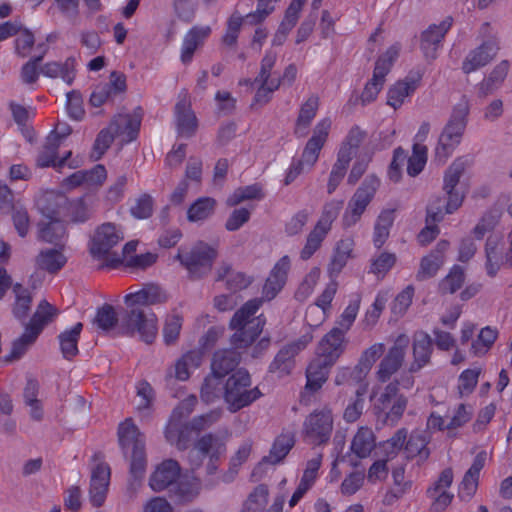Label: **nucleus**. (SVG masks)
<instances>
[{
	"label": "nucleus",
	"instance_id": "obj_55",
	"mask_svg": "<svg viewBox=\"0 0 512 512\" xmlns=\"http://www.w3.org/2000/svg\"><path fill=\"white\" fill-rule=\"evenodd\" d=\"M329 233L314 226L306 236L305 244L300 251V258L309 260L322 246Z\"/></svg>",
	"mask_w": 512,
	"mask_h": 512
},
{
	"label": "nucleus",
	"instance_id": "obj_9",
	"mask_svg": "<svg viewBox=\"0 0 512 512\" xmlns=\"http://www.w3.org/2000/svg\"><path fill=\"white\" fill-rule=\"evenodd\" d=\"M344 349L332 345L322 339L317 347L315 358L306 369V385L308 391L316 392L327 381L330 368L343 353Z\"/></svg>",
	"mask_w": 512,
	"mask_h": 512
},
{
	"label": "nucleus",
	"instance_id": "obj_6",
	"mask_svg": "<svg viewBox=\"0 0 512 512\" xmlns=\"http://www.w3.org/2000/svg\"><path fill=\"white\" fill-rule=\"evenodd\" d=\"M464 172L463 162H453L444 175L443 190L447 195V201L443 204L441 198H436L427 207L428 218L440 222L445 214H452L457 211L465 198L464 192L456 189L457 184Z\"/></svg>",
	"mask_w": 512,
	"mask_h": 512
},
{
	"label": "nucleus",
	"instance_id": "obj_64",
	"mask_svg": "<svg viewBox=\"0 0 512 512\" xmlns=\"http://www.w3.org/2000/svg\"><path fill=\"white\" fill-rule=\"evenodd\" d=\"M397 257L394 253L381 252L371 259L369 272L383 278L395 265Z\"/></svg>",
	"mask_w": 512,
	"mask_h": 512
},
{
	"label": "nucleus",
	"instance_id": "obj_41",
	"mask_svg": "<svg viewBox=\"0 0 512 512\" xmlns=\"http://www.w3.org/2000/svg\"><path fill=\"white\" fill-rule=\"evenodd\" d=\"M41 72L50 78L61 77L64 82L71 85L75 78V59L68 57L64 63L48 62L41 67Z\"/></svg>",
	"mask_w": 512,
	"mask_h": 512
},
{
	"label": "nucleus",
	"instance_id": "obj_16",
	"mask_svg": "<svg viewBox=\"0 0 512 512\" xmlns=\"http://www.w3.org/2000/svg\"><path fill=\"white\" fill-rule=\"evenodd\" d=\"M312 341L311 334H305L299 339L285 345L276 354L274 360L269 366L271 373L277 374L278 377L289 375L295 366L296 355L306 348Z\"/></svg>",
	"mask_w": 512,
	"mask_h": 512
},
{
	"label": "nucleus",
	"instance_id": "obj_60",
	"mask_svg": "<svg viewBox=\"0 0 512 512\" xmlns=\"http://www.w3.org/2000/svg\"><path fill=\"white\" fill-rule=\"evenodd\" d=\"M173 494L179 502H190L199 494L200 482L193 478L191 481L180 480L174 484Z\"/></svg>",
	"mask_w": 512,
	"mask_h": 512
},
{
	"label": "nucleus",
	"instance_id": "obj_40",
	"mask_svg": "<svg viewBox=\"0 0 512 512\" xmlns=\"http://www.w3.org/2000/svg\"><path fill=\"white\" fill-rule=\"evenodd\" d=\"M82 329L83 324L81 322H78L70 329H66L65 331L59 334L58 339L60 349L65 359L70 360L78 354V341Z\"/></svg>",
	"mask_w": 512,
	"mask_h": 512
},
{
	"label": "nucleus",
	"instance_id": "obj_12",
	"mask_svg": "<svg viewBox=\"0 0 512 512\" xmlns=\"http://www.w3.org/2000/svg\"><path fill=\"white\" fill-rule=\"evenodd\" d=\"M158 320L156 315L150 310L133 308L122 320L119 326V332L122 335L135 336L147 344L152 343L158 332Z\"/></svg>",
	"mask_w": 512,
	"mask_h": 512
},
{
	"label": "nucleus",
	"instance_id": "obj_45",
	"mask_svg": "<svg viewBox=\"0 0 512 512\" xmlns=\"http://www.w3.org/2000/svg\"><path fill=\"white\" fill-rule=\"evenodd\" d=\"M509 70V62L507 60L501 61L487 78H485L480 86L478 94L480 97H486L493 93L505 80Z\"/></svg>",
	"mask_w": 512,
	"mask_h": 512
},
{
	"label": "nucleus",
	"instance_id": "obj_37",
	"mask_svg": "<svg viewBox=\"0 0 512 512\" xmlns=\"http://www.w3.org/2000/svg\"><path fill=\"white\" fill-rule=\"evenodd\" d=\"M429 438L423 431H413L408 440L405 442L404 450L407 458H418L419 462H424L428 459L430 451L427 447Z\"/></svg>",
	"mask_w": 512,
	"mask_h": 512
},
{
	"label": "nucleus",
	"instance_id": "obj_17",
	"mask_svg": "<svg viewBox=\"0 0 512 512\" xmlns=\"http://www.w3.org/2000/svg\"><path fill=\"white\" fill-rule=\"evenodd\" d=\"M360 308V297L356 295L353 297L343 313L340 315L336 322V326L332 328L323 339L326 342L332 343V345L338 346L344 349V339L346 333L352 327Z\"/></svg>",
	"mask_w": 512,
	"mask_h": 512
},
{
	"label": "nucleus",
	"instance_id": "obj_3",
	"mask_svg": "<svg viewBox=\"0 0 512 512\" xmlns=\"http://www.w3.org/2000/svg\"><path fill=\"white\" fill-rule=\"evenodd\" d=\"M143 110L141 107L134 109L133 114H119L110 123L109 127L103 129L97 135L90 158L100 160L105 151L113 142L114 137H122V141L131 142L138 137Z\"/></svg>",
	"mask_w": 512,
	"mask_h": 512
},
{
	"label": "nucleus",
	"instance_id": "obj_38",
	"mask_svg": "<svg viewBox=\"0 0 512 512\" xmlns=\"http://www.w3.org/2000/svg\"><path fill=\"white\" fill-rule=\"evenodd\" d=\"M128 306H147L165 301L161 289L158 286L150 285L134 293H129L124 298Z\"/></svg>",
	"mask_w": 512,
	"mask_h": 512
},
{
	"label": "nucleus",
	"instance_id": "obj_50",
	"mask_svg": "<svg viewBox=\"0 0 512 512\" xmlns=\"http://www.w3.org/2000/svg\"><path fill=\"white\" fill-rule=\"evenodd\" d=\"M342 200H330L326 202L322 208L321 215L314 226L329 233L332 229V224L338 218L340 211L343 208Z\"/></svg>",
	"mask_w": 512,
	"mask_h": 512
},
{
	"label": "nucleus",
	"instance_id": "obj_48",
	"mask_svg": "<svg viewBox=\"0 0 512 512\" xmlns=\"http://www.w3.org/2000/svg\"><path fill=\"white\" fill-rule=\"evenodd\" d=\"M393 222V210H384L379 214L373 232V244L376 248H381L388 239Z\"/></svg>",
	"mask_w": 512,
	"mask_h": 512
},
{
	"label": "nucleus",
	"instance_id": "obj_31",
	"mask_svg": "<svg viewBox=\"0 0 512 512\" xmlns=\"http://www.w3.org/2000/svg\"><path fill=\"white\" fill-rule=\"evenodd\" d=\"M331 121L329 119L321 120L313 130V136L308 140L304 150L303 158L305 160H317L319 153L327 140Z\"/></svg>",
	"mask_w": 512,
	"mask_h": 512
},
{
	"label": "nucleus",
	"instance_id": "obj_46",
	"mask_svg": "<svg viewBox=\"0 0 512 512\" xmlns=\"http://www.w3.org/2000/svg\"><path fill=\"white\" fill-rule=\"evenodd\" d=\"M365 137L366 132L359 126L352 127L339 150L338 160H352L357 157L358 149Z\"/></svg>",
	"mask_w": 512,
	"mask_h": 512
},
{
	"label": "nucleus",
	"instance_id": "obj_35",
	"mask_svg": "<svg viewBox=\"0 0 512 512\" xmlns=\"http://www.w3.org/2000/svg\"><path fill=\"white\" fill-rule=\"evenodd\" d=\"M203 361L202 352L199 350H190L183 354L173 367L174 377L179 381L189 379L191 373L199 368Z\"/></svg>",
	"mask_w": 512,
	"mask_h": 512
},
{
	"label": "nucleus",
	"instance_id": "obj_32",
	"mask_svg": "<svg viewBox=\"0 0 512 512\" xmlns=\"http://www.w3.org/2000/svg\"><path fill=\"white\" fill-rule=\"evenodd\" d=\"M58 314L59 310L55 306L46 300H42L38 304L36 311L25 327L39 336L43 329L51 323Z\"/></svg>",
	"mask_w": 512,
	"mask_h": 512
},
{
	"label": "nucleus",
	"instance_id": "obj_5",
	"mask_svg": "<svg viewBox=\"0 0 512 512\" xmlns=\"http://www.w3.org/2000/svg\"><path fill=\"white\" fill-rule=\"evenodd\" d=\"M124 239L121 228L113 223H104L97 227L89 244L92 257L102 261V267L117 268L121 265L122 255L114 248Z\"/></svg>",
	"mask_w": 512,
	"mask_h": 512
},
{
	"label": "nucleus",
	"instance_id": "obj_19",
	"mask_svg": "<svg viewBox=\"0 0 512 512\" xmlns=\"http://www.w3.org/2000/svg\"><path fill=\"white\" fill-rule=\"evenodd\" d=\"M322 460L323 455L321 453H316L312 458L307 460L299 484L289 500L290 508L295 507L305 494L314 486L319 477Z\"/></svg>",
	"mask_w": 512,
	"mask_h": 512
},
{
	"label": "nucleus",
	"instance_id": "obj_13",
	"mask_svg": "<svg viewBox=\"0 0 512 512\" xmlns=\"http://www.w3.org/2000/svg\"><path fill=\"white\" fill-rule=\"evenodd\" d=\"M216 257L217 251L215 248L204 242L196 243L189 251H179L176 256L194 278L207 275L211 271Z\"/></svg>",
	"mask_w": 512,
	"mask_h": 512
},
{
	"label": "nucleus",
	"instance_id": "obj_36",
	"mask_svg": "<svg viewBox=\"0 0 512 512\" xmlns=\"http://www.w3.org/2000/svg\"><path fill=\"white\" fill-rule=\"evenodd\" d=\"M376 446V437L371 428L367 426L360 427L354 435L350 450L358 458H366L374 450Z\"/></svg>",
	"mask_w": 512,
	"mask_h": 512
},
{
	"label": "nucleus",
	"instance_id": "obj_15",
	"mask_svg": "<svg viewBox=\"0 0 512 512\" xmlns=\"http://www.w3.org/2000/svg\"><path fill=\"white\" fill-rule=\"evenodd\" d=\"M71 132L69 125L58 122L46 137L38 160H69L73 152L65 145V139Z\"/></svg>",
	"mask_w": 512,
	"mask_h": 512
},
{
	"label": "nucleus",
	"instance_id": "obj_28",
	"mask_svg": "<svg viewBox=\"0 0 512 512\" xmlns=\"http://www.w3.org/2000/svg\"><path fill=\"white\" fill-rule=\"evenodd\" d=\"M422 79L420 71H411L404 80L398 81L388 91L387 104L394 109L400 107L405 97L412 94Z\"/></svg>",
	"mask_w": 512,
	"mask_h": 512
},
{
	"label": "nucleus",
	"instance_id": "obj_56",
	"mask_svg": "<svg viewBox=\"0 0 512 512\" xmlns=\"http://www.w3.org/2000/svg\"><path fill=\"white\" fill-rule=\"evenodd\" d=\"M226 279V286L228 289L237 291L246 288L251 280L245 274L231 270L227 265L221 267L218 271L217 280Z\"/></svg>",
	"mask_w": 512,
	"mask_h": 512
},
{
	"label": "nucleus",
	"instance_id": "obj_59",
	"mask_svg": "<svg viewBox=\"0 0 512 512\" xmlns=\"http://www.w3.org/2000/svg\"><path fill=\"white\" fill-rule=\"evenodd\" d=\"M13 291L15 293L13 314L17 319H24L30 310L32 297L29 291L20 284H15Z\"/></svg>",
	"mask_w": 512,
	"mask_h": 512
},
{
	"label": "nucleus",
	"instance_id": "obj_22",
	"mask_svg": "<svg viewBox=\"0 0 512 512\" xmlns=\"http://www.w3.org/2000/svg\"><path fill=\"white\" fill-rule=\"evenodd\" d=\"M453 482V471L451 468L444 469L438 479L427 489V495L433 500L432 509L436 512L443 511L452 501L453 494L448 488Z\"/></svg>",
	"mask_w": 512,
	"mask_h": 512
},
{
	"label": "nucleus",
	"instance_id": "obj_26",
	"mask_svg": "<svg viewBox=\"0 0 512 512\" xmlns=\"http://www.w3.org/2000/svg\"><path fill=\"white\" fill-rule=\"evenodd\" d=\"M451 24L452 19L447 18L439 25H430L425 31L422 32L420 47L426 58H436V51L439 47V44L451 27Z\"/></svg>",
	"mask_w": 512,
	"mask_h": 512
},
{
	"label": "nucleus",
	"instance_id": "obj_2",
	"mask_svg": "<svg viewBox=\"0 0 512 512\" xmlns=\"http://www.w3.org/2000/svg\"><path fill=\"white\" fill-rule=\"evenodd\" d=\"M118 442L124 455L130 459L128 490L135 494L144 478L147 460L144 436L131 418L119 424Z\"/></svg>",
	"mask_w": 512,
	"mask_h": 512
},
{
	"label": "nucleus",
	"instance_id": "obj_58",
	"mask_svg": "<svg viewBox=\"0 0 512 512\" xmlns=\"http://www.w3.org/2000/svg\"><path fill=\"white\" fill-rule=\"evenodd\" d=\"M384 352L385 345L383 343H374L362 352L356 368L359 369L361 373L367 374L374 363L383 356Z\"/></svg>",
	"mask_w": 512,
	"mask_h": 512
},
{
	"label": "nucleus",
	"instance_id": "obj_63",
	"mask_svg": "<svg viewBox=\"0 0 512 512\" xmlns=\"http://www.w3.org/2000/svg\"><path fill=\"white\" fill-rule=\"evenodd\" d=\"M407 435V429H398L392 437L381 444V449L388 460L394 459L399 451L404 448Z\"/></svg>",
	"mask_w": 512,
	"mask_h": 512
},
{
	"label": "nucleus",
	"instance_id": "obj_44",
	"mask_svg": "<svg viewBox=\"0 0 512 512\" xmlns=\"http://www.w3.org/2000/svg\"><path fill=\"white\" fill-rule=\"evenodd\" d=\"M217 202L212 197H200L194 201L187 210V219L190 222H203L210 218L216 209Z\"/></svg>",
	"mask_w": 512,
	"mask_h": 512
},
{
	"label": "nucleus",
	"instance_id": "obj_27",
	"mask_svg": "<svg viewBox=\"0 0 512 512\" xmlns=\"http://www.w3.org/2000/svg\"><path fill=\"white\" fill-rule=\"evenodd\" d=\"M107 177L106 169L103 165H96L91 170H80L72 173L63 179L62 186L66 189H74L81 185L86 187L101 185Z\"/></svg>",
	"mask_w": 512,
	"mask_h": 512
},
{
	"label": "nucleus",
	"instance_id": "obj_14",
	"mask_svg": "<svg viewBox=\"0 0 512 512\" xmlns=\"http://www.w3.org/2000/svg\"><path fill=\"white\" fill-rule=\"evenodd\" d=\"M409 344L410 339L406 334L397 336L377 367L376 378L380 383L388 382L401 369Z\"/></svg>",
	"mask_w": 512,
	"mask_h": 512
},
{
	"label": "nucleus",
	"instance_id": "obj_10",
	"mask_svg": "<svg viewBox=\"0 0 512 512\" xmlns=\"http://www.w3.org/2000/svg\"><path fill=\"white\" fill-rule=\"evenodd\" d=\"M469 107L467 101L459 103L453 110L449 121L439 136L435 148V155L439 159H445L452 155L455 148L460 144L464 134Z\"/></svg>",
	"mask_w": 512,
	"mask_h": 512
},
{
	"label": "nucleus",
	"instance_id": "obj_4",
	"mask_svg": "<svg viewBox=\"0 0 512 512\" xmlns=\"http://www.w3.org/2000/svg\"><path fill=\"white\" fill-rule=\"evenodd\" d=\"M262 303L263 300L259 298L249 300L234 313L230 321V327L236 330L231 337V343L235 348L248 347L261 334L265 319L262 316H253Z\"/></svg>",
	"mask_w": 512,
	"mask_h": 512
},
{
	"label": "nucleus",
	"instance_id": "obj_62",
	"mask_svg": "<svg viewBox=\"0 0 512 512\" xmlns=\"http://www.w3.org/2000/svg\"><path fill=\"white\" fill-rule=\"evenodd\" d=\"M464 279V270L460 266L454 265L448 275L440 281L439 290L443 294H453L462 287Z\"/></svg>",
	"mask_w": 512,
	"mask_h": 512
},
{
	"label": "nucleus",
	"instance_id": "obj_43",
	"mask_svg": "<svg viewBox=\"0 0 512 512\" xmlns=\"http://www.w3.org/2000/svg\"><path fill=\"white\" fill-rule=\"evenodd\" d=\"M226 379L211 370V373L205 377L201 387L202 400L206 403H212L221 396L224 398Z\"/></svg>",
	"mask_w": 512,
	"mask_h": 512
},
{
	"label": "nucleus",
	"instance_id": "obj_23",
	"mask_svg": "<svg viewBox=\"0 0 512 512\" xmlns=\"http://www.w3.org/2000/svg\"><path fill=\"white\" fill-rule=\"evenodd\" d=\"M499 50L496 39L491 38L484 41L479 47L469 52L462 63V70L469 74L485 65H487L497 54Z\"/></svg>",
	"mask_w": 512,
	"mask_h": 512
},
{
	"label": "nucleus",
	"instance_id": "obj_51",
	"mask_svg": "<svg viewBox=\"0 0 512 512\" xmlns=\"http://www.w3.org/2000/svg\"><path fill=\"white\" fill-rule=\"evenodd\" d=\"M378 187L379 179L377 177L370 176L366 178L363 184L356 190L350 202H352V205H357L366 209L373 199Z\"/></svg>",
	"mask_w": 512,
	"mask_h": 512
},
{
	"label": "nucleus",
	"instance_id": "obj_54",
	"mask_svg": "<svg viewBox=\"0 0 512 512\" xmlns=\"http://www.w3.org/2000/svg\"><path fill=\"white\" fill-rule=\"evenodd\" d=\"M38 337L33 331L25 327L23 333L13 341L11 351L6 356V361L20 359L36 342Z\"/></svg>",
	"mask_w": 512,
	"mask_h": 512
},
{
	"label": "nucleus",
	"instance_id": "obj_61",
	"mask_svg": "<svg viewBox=\"0 0 512 512\" xmlns=\"http://www.w3.org/2000/svg\"><path fill=\"white\" fill-rule=\"evenodd\" d=\"M398 54L399 49L396 46H391L377 59L373 71L374 80L381 79L385 81V76L391 70V67L394 61L397 59Z\"/></svg>",
	"mask_w": 512,
	"mask_h": 512
},
{
	"label": "nucleus",
	"instance_id": "obj_8",
	"mask_svg": "<svg viewBox=\"0 0 512 512\" xmlns=\"http://www.w3.org/2000/svg\"><path fill=\"white\" fill-rule=\"evenodd\" d=\"M251 386V376L245 369H237L225 381L224 400L231 412L249 406L262 396L258 387Z\"/></svg>",
	"mask_w": 512,
	"mask_h": 512
},
{
	"label": "nucleus",
	"instance_id": "obj_25",
	"mask_svg": "<svg viewBox=\"0 0 512 512\" xmlns=\"http://www.w3.org/2000/svg\"><path fill=\"white\" fill-rule=\"evenodd\" d=\"M354 247L355 241L352 237L342 238L336 243L327 267L330 279L337 278L348 261L354 257Z\"/></svg>",
	"mask_w": 512,
	"mask_h": 512
},
{
	"label": "nucleus",
	"instance_id": "obj_30",
	"mask_svg": "<svg viewBox=\"0 0 512 512\" xmlns=\"http://www.w3.org/2000/svg\"><path fill=\"white\" fill-rule=\"evenodd\" d=\"M211 34L210 26H193L185 34L181 48V61L188 64L192 61L195 51L204 44Z\"/></svg>",
	"mask_w": 512,
	"mask_h": 512
},
{
	"label": "nucleus",
	"instance_id": "obj_53",
	"mask_svg": "<svg viewBox=\"0 0 512 512\" xmlns=\"http://www.w3.org/2000/svg\"><path fill=\"white\" fill-rule=\"evenodd\" d=\"M497 337V329L490 326L482 328L477 338L471 344V353L475 356L485 355L491 349Z\"/></svg>",
	"mask_w": 512,
	"mask_h": 512
},
{
	"label": "nucleus",
	"instance_id": "obj_24",
	"mask_svg": "<svg viewBox=\"0 0 512 512\" xmlns=\"http://www.w3.org/2000/svg\"><path fill=\"white\" fill-rule=\"evenodd\" d=\"M175 115L178 133L183 137H192L197 130L198 121L186 93L179 95L175 105Z\"/></svg>",
	"mask_w": 512,
	"mask_h": 512
},
{
	"label": "nucleus",
	"instance_id": "obj_7",
	"mask_svg": "<svg viewBox=\"0 0 512 512\" xmlns=\"http://www.w3.org/2000/svg\"><path fill=\"white\" fill-rule=\"evenodd\" d=\"M66 203V197L54 191L45 192L38 197V208L50 219L47 223L42 222L40 224L39 238L41 240L57 245L65 239V225L55 217L60 213V208Z\"/></svg>",
	"mask_w": 512,
	"mask_h": 512
},
{
	"label": "nucleus",
	"instance_id": "obj_1",
	"mask_svg": "<svg viewBox=\"0 0 512 512\" xmlns=\"http://www.w3.org/2000/svg\"><path fill=\"white\" fill-rule=\"evenodd\" d=\"M432 352L433 342L431 337L424 331H417L413 336V360L408 371L400 373L390 381L374 403L376 412L385 414L386 423L395 425L402 418L408 405V398L401 394L400 390L413 388L415 379L412 374L429 364Z\"/></svg>",
	"mask_w": 512,
	"mask_h": 512
},
{
	"label": "nucleus",
	"instance_id": "obj_29",
	"mask_svg": "<svg viewBox=\"0 0 512 512\" xmlns=\"http://www.w3.org/2000/svg\"><path fill=\"white\" fill-rule=\"evenodd\" d=\"M487 459L486 452L478 453L473 459L471 467L466 471L459 488V497L469 500L477 491L479 476Z\"/></svg>",
	"mask_w": 512,
	"mask_h": 512
},
{
	"label": "nucleus",
	"instance_id": "obj_18",
	"mask_svg": "<svg viewBox=\"0 0 512 512\" xmlns=\"http://www.w3.org/2000/svg\"><path fill=\"white\" fill-rule=\"evenodd\" d=\"M111 470L107 463L100 462L92 468L89 485V502L92 506L101 507L107 497Z\"/></svg>",
	"mask_w": 512,
	"mask_h": 512
},
{
	"label": "nucleus",
	"instance_id": "obj_49",
	"mask_svg": "<svg viewBox=\"0 0 512 512\" xmlns=\"http://www.w3.org/2000/svg\"><path fill=\"white\" fill-rule=\"evenodd\" d=\"M319 109V97L311 95L300 107L296 120L295 132L300 133L310 126Z\"/></svg>",
	"mask_w": 512,
	"mask_h": 512
},
{
	"label": "nucleus",
	"instance_id": "obj_20",
	"mask_svg": "<svg viewBox=\"0 0 512 512\" xmlns=\"http://www.w3.org/2000/svg\"><path fill=\"white\" fill-rule=\"evenodd\" d=\"M291 267L289 256L281 257L272 268L268 278L266 279L262 289V300L270 301L282 290L286 281L288 272Z\"/></svg>",
	"mask_w": 512,
	"mask_h": 512
},
{
	"label": "nucleus",
	"instance_id": "obj_47",
	"mask_svg": "<svg viewBox=\"0 0 512 512\" xmlns=\"http://www.w3.org/2000/svg\"><path fill=\"white\" fill-rule=\"evenodd\" d=\"M252 441L250 439H247L242 442V444L239 446L238 450L235 452V454L230 459V467L227 472L223 473L220 476V480L224 483H230L232 482L237 473L239 467L247 461L249 458L251 451H252Z\"/></svg>",
	"mask_w": 512,
	"mask_h": 512
},
{
	"label": "nucleus",
	"instance_id": "obj_52",
	"mask_svg": "<svg viewBox=\"0 0 512 512\" xmlns=\"http://www.w3.org/2000/svg\"><path fill=\"white\" fill-rule=\"evenodd\" d=\"M294 446V439L291 435L282 434L278 436L270 450L268 456L264 457V461L270 464L280 463Z\"/></svg>",
	"mask_w": 512,
	"mask_h": 512
},
{
	"label": "nucleus",
	"instance_id": "obj_34",
	"mask_svg": "<svg viewBox=\"0 0 512 512\" xmlns=\"http://www.w3.org/2000/svg\"><path fill=\"white\" fill-rule=\"evenodd\" d=\"M193 431L189 423L182 424L181 421H169L165 430V437L177 449L185 450L192 442Z\"/></svg>",
	"mask_w": 512,
	"mask_h": 512
},
{
	"label": "nucleus",
	"instance_id": "obj_11",
	"mask_svg": "<svg viewBox=\"0 0 512 512\" xmlns=\"http://www.w3.org/2000/svg\"><path fill=\"white\" fill-rule=\"evenodd\" d=\"M334 417L332 410L324 406L309 413L302 424L303 441L312 446L326 445L332 436Z\"/></svg>",
	"mask_w": 512,
	"mask_h": 512
},
{
	"label": "nucleus",
	"instance_id": "obj_39",
	"mask_svg": "<svg viewBox=\"0 0 512 512\" xmlns=\"http://www.w3.org/2000/svg\"><path fill=\"white\" fill-rule=\"evenodd\" d=\"M218 437L213 434H206L199 438L188 454V461L192 470L198 469L203 461L209 456V452L216 445Z\"/></svg>",
	"mask_w": 512,
	"mask_h": 512
},
{
	"label": "nucleus",
	"instance_id": "obj_33",
	"mask_svg": "<svg viewBox=\"0 0 512 512\" xmlns=\"http://www.w3.org/2000/svg\"><path fill=\"white\" fill-rule=\"evenodd\" d=\"M239 362L240 356L234 350H218L213 355L211 370L214 373L226 378L236 371L235 369Z\"/></svg>",
	"mask_w": 512,
	"mask_h": 512
},
{
	"label": "nucleus",
	"instance_id": "obj_21",
	"mask_svg": "<svg viewBox=\"0 0 512 512\" xmlns=\"http://www.w3.org/2000/svg\"><path fill=\"white\" fill-rule=\"evenodd\" d=\"M181 467L176 460L166 459L156 466L149 478V486L159 492L174 485L180 479Z\"/></svg>",
	"mask_w": 512,
	"mask_h": 512
},
{
	"label": "nucleus",
	"instance_id": "obj_42",
	"mask_svg": "<svg viewBox=\"0 0 512 512\" xmlns=\"http://www.w3.org/2000/svg\"><path fill=\"white\" fill-rule=\"evenodd\" d=\"M66 262L64 254L57 249H43L35 259L36 267L48 273L58 272Z\"/></svg>",
	"mask_w": 512,
	"mask_h": 512
},
{
	"label": "nucleus",
	"instance_id": "obj_57",
	"mask_svg": "<svg viewBox=\"0 0 512 512\" xmlns=\"http://www.w3.org/2000/svg\"><path fill=\"white\" fill-rule=\"evenodd\" d=\"M473 415V408L467 404H459L453 410L449 411L447 414L448 419V431H453L458 428L463 427L466 423H468Z\"/></svg>",
	"mask_w": 512,
	"mask_h": 512
}]
</instances>
